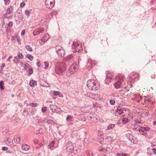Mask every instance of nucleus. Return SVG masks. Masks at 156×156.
Wrapping results in <instances>:
<instances>
[{
	"label": "nucleus",
	"mask_w": 156,
	"mask_h": 156,
	"mask_svg": "<svg viewBox=\"0 0 156 156\" xmlns=\"http://www.w3.org/2000/svg\"><path fill=\"white\" fill-rule=\"evenodd\" d=\"M87 86L89 89L93 90H97L99 88V84L94 80H89L87 82Z\"/></svg>",
	"instance_id": "1"
},
{
	"label": "nucleus",
	"mask_w": 156,
	"mask_h": 156,
	"mask_svg": "<svg viewBox=\"0 0 156 156\" xmlns=\"http://www.w3.org/2000/svg\"><path fill=\"white\" fill-rule=\"evenodd\" d=\"M66 66L62 63L57 66L55 68V72L57 74L60 75L65 70Z\"/></svg>",
	"instance_id": "2"
},
{
	"label": "nucleus",
	"mask_w": 156,
	"mask_h": 156,
	"mask_svg": "<svg viewBox=\"0 0 156 156\" xmlns=\"http://www.w3.org/2000/svg\"><path fill=\"white\" fill-rule=\"evenodd\" d=\"M78 69V66L75 63L73 64L70 67L69 69L68 70V73H69L70 74L68 75L74 74L76 72Z\"/></svg>",
	"instance_id": "3"
},
{
	"label": "nucleus",
	"mask_w": 156,
	"mask_h": 156,
	"mask_svg": "<svg viewBox=\"0 0 156 156\" xmlns=\"http://www.w3.org/2000/svg\"><path fill=\"white\" fill-rule=\"evenodd\" d=\"M72 47L73 48H74L76 52H80L82 49L81 44H79L77 41H76L73 42Z\"/></svg>",
	"instance_id": "4"
},
{
	"label": "nucleus",
	"mask_w": 156,
	"mask_h": 156,
	"mask_svg": "<svg viewBox=\"0 0 156 156\" xmlns=\"http://www.w3.org/2000/svg\"><path fill=\"white\" fill-rule=\"evenodd\" d=\"M55 3L54 0H45V5L48 9H51L53 7Z\"/></svg>",
	"instance_id": "5"
},
{
	"label": "nucleus",
	"mask_w": 156,
	"mask_h": 156,
	"mask_svg": "<svg viewBox=\"0 0 156 156\" xmlns=\"http://www.w3.org/2000/svg\"><path fill=\"white\" fill-rule=\"evenodd\" d=\"M91 98L98 101L101 100L103 99L102 97L99 94H92L90 95Z\"/></svg>",
	"instance_id": "6"
},
{
	"label": "nucleus",
	"mask_w": 156,
	"mask_h": 156,
	"mask_svg": "<svg viewBox=\"0 0 156 156\" xmlns=\"http://www.w3.org/2000/svg\"><path fill=\"white\" fill-rule=\"evenodd\" d=\"M115 80L120 83H122L125 80V76L123 75H118L115 77Z\"/></svg>",
	"instance_id": "7"
},
{
	"label": "nucleus",
	"mask_w": 156,
	"mask_h": 156,
	"mask_svg": "<svg viewBox=\"0 0 156 156\" xmlns=\"http://www.w3.org/2000/svg\"><path fill=\"white\" fill-rule=\"evenodd\" d=\"M67 148L66 150L69 153H72L73 151V146L72 144L69 143L67 144Z\"/></svg>",
	"instance_id": "8"
},
{
	"label": "nucleus",
	"mask_w": 156,
	"mask_h": 156,
	"mask_svg": "<svg viewBox=\"0 0 156 156\" xmlns=\"http://www.w3.org/2000/svg\"><path fill=\"white\" fill-rule=\"evenodd\" d=\"M50 108L52 112L56 113L59 112L61 110L60 108H58L56 106L53 105H51Z\"/></svg>",
	"instance_id": "9"
},
{
	"label": "nucleus",
	"mask_w": 156,
	"mask_h": 156,
	"mask_svg": "<svg viewBox=\"0 0 156 156\" xmlns=\"http://www.w3.org/2000/svg\"><path fill=\"white\" fill-rule=\"evenodd\" d=\"M57 48L58 49L57 51L58 55L61 56H63L65 55V52L64 50L59 46H57Z\"/></svg>",
	"instance_id": "10"
},
{
	"label": "nucleus",
	"mask_w": 156,
	"mask_h": 156,
	"mask_svg": "<svg viewBox=\"0 0 156 156\" xmlns=\"http://www.w3.org/2000/svg\"><path fill=\"white\" fill-rule=\"evenodd\" d=\"M48 38V35L45 34L44 36L42 37L41 40H39L40 43L41 45L43 44L46 41H47Z\"/></svg>",
	"instance_id": "11"
},
{
	"label": "nucleus",
	"mask_w": 156,
	"mask_h": 156,
	"mask_svg": "<svg viewBox=\"0 0 156 156\" xmlns=\"http://www.w3.org/2000/svg\"><path fill=\"white\" fill-rule=\"evenodd\" d=\"M114 77V75L113 74L110 73H108L107 74L106 79L105 80H107V82H110L111 80H112Z\"/></svg>",
	"instance_id": "12"
},
{
	"label": "nucleus",
	"mask_w": 156,
	"mask_h": 156,
	"mask_svg": "<svg viewBox=\"0 0 156 156\" xmlns=\"http://www.w3.org/2000/svg\"><path fill=\"white\" fill-rule=\"evenodd\" d=\"M22 148L23 150V153H26V151L30 149V147L27 144H23L22 146Z\"/></svg>",
	"instance_id": "13"
},
{
	"label": "nucleus",
	"mask_w": 156,
	"mask_h": 156,
	"mask_svg": "<svg viewBox=\"0 0 156 156\" xmlns=\"http://www.w3.org/2000/svg\"><path fill=\"white\" fill-rule=\"evenodd\" d=\"M132 80L134 81H136L139 79V75L137 73H135L132 75L130 77Z\"/></svg>",
	"instance_id": "14"
},
{
	"label": "nucleus",
	"mask_w": 156,
	"mask_h": 156,
	"mask_svg": "<svg viewBox=\"0 0 156 156\" xmlns=\"http://www.w3.org/2000/svg\"><path fill=\"white\" fill-rule=\"evenodd\" d=\"M14 141L16 143H19L20 141V137L18 136H16L14 137Z\"/></svg>",
	"instance_id": "15"
},
{
	"label": "nucleus",
	"mask_w": 156,
	"mask_h": 156,
	"mask_svg": "<svg viewBox=\"0 0 156 156\" xmlns=\"http://www.w3.org/2000/svg\"><path fill=\"white\" fill-rule=\"evenodd\" d=\"M122 83L117 81L114 84V85L116 88H119L121 87Z\"/></svg>",
	"instance_id": "16"
},
{
	"label": "nucleus",
	"mask_w": 156,
	"mask_h": 156,
	"mask_svg": "<svg viewBox=\"0 0 156 156\" xmlns=\"http://www.w3.org/2000/svg\"><path fill=\"white\" fill-rule=\"evenodd\" d=\"M13 7L12 6H9L7 9L6 12L10 14L12 12Z\"/></svg>",
	"instance_id": "17"
},
{
	"label": "nucleus",
	"mask_w": 156,
	"mask_h": 156,
	"mask_svg": "<svg viewBox=\"0 0 156 156\" xmlns=\"http://www.w3.org/2000/svg\"><path fill=\"white\" fill-rule=\"evenodd\" d=\"M29 84L31 87L35 86L37 85V82L34 80H32L30 82Z\"/></svg>",
	"instance_id": "18"
},
{
	"label": "nucleus",
	"mask_w": 156,
	"mask_h": 156,
	"mask_svg": "<svg viewBox=\"0 0 156 156\" xmlns=\"http://www.w3.org/2000/svg\"><path fill=\"white\" fill-rule=\"evenodd\" d=\"M139 132L142 133L143 135L146 134V130L144 127H142L139 129Z\"/></svg>",
	"instance_id": "19"
},
{
	"label": "nucleus",
	"mask_w": 156,
	"mask_h": 156,
	"mask_svg": "<svg viewBox=\"0 0 156 156\" xmlns=\"http://www.w3.org/2000/svg\"><path fill=\"white\" fill-rule=\"evenodd\" d=\"M10 14L6 12V13L4 15V17L5 18L10 19L12 18V16H10Z\"/></svg>",
	"instance_id": "20"
},
{
	"label": "nucleus",
	"mask_w": 156,
	"mask_h": 156,
	"mask_svg": "<svg viewBox=\"0 0 156 156\" xmlns=\"http://www.w3.org/2000/svg\"><path fill=\"white\" fill-rule=\"evenodd\" d=\"M115 124H111L107 126V129L110 130V129H112L115 127Z\"/></svg>",
	"instance_id": "21"
},
{
	"label": "nucleus",
	"mask_w": 156,
	"mask_h": 156,
	"mask_svg": "<svg viewBox=\"0 0 156 156\" xmlns=\"http://www.w3.org/2000/svg\"><path fill=\"white\" fill-rule=\"evenodd\" d=\"M32 11V10L31 9L27 10L25 11V14L26 15L29 16L30 15Z\"/></svg>",
	"instance_id": "22"
},
{
	"label": "nucleus",
	"mask_w": 156,
	"mask_h": 156,
	"mask_svg": "<svg viewBox=\"0 0 156 156\" xmlns=\"http://www.w3.org/2000/svg\"><path fill=\"white\" fill-rule=\"evenodd\" d=\"M122 122L123 124H125L128 122V119L126 118H123L122 120Z\"/></svg>",
	"instance_id": "23"
},
{
	"label": "nucleus",
	"mask_w": 156,
	"mask_h": 156,
	"mask_svg": "<svg viewBox=\"0 0 156 156\" xmlns=\"http://www.w3.org/2000/svg\"><path fill=\"white\" fill-rule=\"evenodd\" d=\"M17 56L20 59H22L24 57L23 55L20 52L18 53Z\"/></svg>",
	"instance_id": "24"
},
{
	"label": "nucleus",
	"mask_w": 156,
	"mask_h": 156,
	"mask_svg": "<svg viewBox=\"0 0 156 156\" xmlns=\"http://www.w3.org/2000/svg\"><path fill=\"white\" fill-rule=\"evenodd\" d=\"M26 57L30 61H32L33 58V57L32 55L30 54L27 55Z\"/></svg>",
	"instance_id": "25"
},
{
	"label": "nucleus",
	"mask_w": 156,
	"mask_h": 156,
	"mask_svg": "<svg viewBox=\"0 0 156 156\" xmlns=\"http://www.w3.org/2000/svg\"><path fill=\"white\" fill-rule=\"evenodd\" d=\"M44 63L45 65L44 69H47L49 67V63L48 62H45Z\"/></svg>",
	"instance_id": "26"
},
{
	"label": "nucleus",
	"mask_w": 156,
	"mask_h": 156,
	"mask_svg": "<svg viewBox=\"0 0 156 156\" xmlns=\"http://www.w3.org/2000/svg\"><path fill=\"white\" fill-rule=\"evenodd\" d=\"M0 87L1 90H3L4 89V83L3 81L0 82Z\"/></svg>",
	"instance_id": "27"
},
{
	"label": "nucleus",
	"mask_w": 156,
	"mask_h": 156,
	"mask_svg": "<svg viewBox=\"0 0 156 156\" xmlns=\"http://www.w3.org/2000/svg\"><path fill=\"white\" fill-rule=\"evenodd\" d=\"M26 49L28 51H32V48L29 45H27L26 46Z\"/></svg>",
	"instance_id": "28"
},
{
	"label": "nucleus",
	"mask_w": 156,
	"mask_h": 156,
	"mask_svg": "<svg viewBox=\"0 0 156 156\" xmlns=\"http://www.w3.org/2000/svg\"><path fill=\"white\" fill-rule=\"evenodd\" d=\"M73 117L71 115H68L66 118V120L67 121L71 120L72 119Z\"/></svg>",
	"instance_id": "29"
},
{
	"label": "nucleus",
	"mask_w": 156,
	"mask_h": 156,
	"mask_svg": "<svg viewBox=\"0 0 156 156\" xmlns=\"http://www.w3.org/2000/svg\"><path fill=\"white\" fill-rule=\"evenodd\" d=\"M117 112V113L119 115H121L124 113V111L123 110H118V109Z\"/></svg>",
	"instance_id": "30"
},
{
	"label": "nucleus",
	"mask_w": 156,
	"mask_h": 156,
	"mask_svg": "<svg viewBox=\"0 0 156 156\" xmlns=\"http://www.w3.org/2000/svg\"><path fill=\"white\" fill-rule=\"evenodd\" d=\"M5 5H8L10 2V0H4Z\"/></svg>",
	"instance_id": "31"
},
{
	"label": "nucleus",
	"mask_w": 156,
	"mask_h": 156,
	"mask_svg": "<svg viewBox=\"0 0 156 156\" xmlns=\"http://www.w3.org/2000/svg\"><path fill=\"white\" fill-rule=\"evenodd\" d=\"M29 72V74L30 75L32 74L33 73V69L31 68H29L28 69Z\"/></svg>",
	"instance_id": "32"
},
{
	"label": "nucleus",
	"mask_w": 156,
	"mask_h": 156,
	"mask_svg": "<svg viewBox=\"0 0 156 156\" xmlns=\"http://www.w3.org/2000/svg\"><path fill=\"white\" fill-rule=\"evenodd\" d=\"M55 143V142L54 141H52L49 145L50 148H51V147H53Z\"/></svg>",
	"instance_id": "33"
},
{
	"label": "nucleus",
	"mask_w": 156,
	"mask_h": 156,
	"mask_svg": "<svg viewBox=\"0 0 156 156\" xmlns=\"http://www.w3.org/2000/svg\"><path fill=\"white\" fill-rule=\"evenodd\" d=\"M30 105L32 107H36L37 105V103H31L30 104Z\"/></svg>",
	"instance_id": "34"
},
{
	"label": "nucleus",
	"mask_w": 156,
	"mask_h": 156,
	"mask_svg": "<svg viewBox=\"0 0 156 156\" xmlns=\"http://www.w3.org/2000/svg\"><path fill=\"white\" fill-rule=\"evenodd\" d=\"M60 93L59 91H54L53 92V94L55 95H59Z\"/></svg>",
	"instance_id": "35"
},
{
	"label": "nucleus",
	"mask_w": 156,
	"mask_h": 156,
	"mask_svg": "<svg viewBox=\"0 0 156 156\" xmlns=\"http://www.w3.org/2000/svg\"><path fill=\"white\" fill-rule=\"evenodd\" d=\"M47 110V108L46 107H44L42 108V111L43 112H45Z\"/></svg>",
	"instance_id": "36"
},
{
	"label": "nucleus",
	"mask_w": 156,
	"mask_h": 156,
	"mask_svg": "<svg viewBox=\"0 0 156 156\" xmlns=\"http://www.w3.org/2000/svg\"><path fill=\"white\" fill-rule=\"evenodd\" d=\"M110 103L112 105H114L115 103V101L114 100H111L110 101Z\"/></svg>",
	"instance_id": "37"
},
{
	"label": "nucleus",
	"mask_w": 156,
	"mask_h": 156,
	"mask_svg": "<svg viewBox=\"0 0 156 156\" xmlns=\"http://www.w3.org/2000/svg\"><path fill=\"white\" fill-rule=\"evenodd\" d=\"M127 154H117V156H127Z\"/></svg>",
	"instance_id": "38"
},
{
	"label": "nucleus",
	"mask_w": 156,
	"mask_h": 156,
	"mask_svg": "<svg viewBox=\"0 0 156 156\" xmlns=\"http://www.w3.org/2000/svg\"><path fill=\"white\" fill-rule=\"evenodd\" d=\"M16 38L17 39V40L18 41V43L19 44H20V39L19 38V37H18L17 36H16Z\"/></svg>",
	"instance_id": "39"
},
{
	"label": "nucleus",
	"mask_w": 156,
	"mask_h": 156,
	"mask_svg": "<svg viewBox=\"0 0 156 156\" xmlns=\"http://www.w3.org/2000/svg\"><path fill=\"white\" fill-rule=\"evenodd\" d=\"M12 25H13V23L12 21L9 22L8 24V26H9L10 27L12 26Z\"/></svg>",
	"instance_id": "40"
},
{
	"label": "nucleus",
	"mask_w": 156,
	"mask_h": 156,
	"mask_svg": "<svg viewBox=\"0 0 156 156\" xmlns=\"http://www.w3.org/2000/svg\"><path fill=\"white\" fill-rule=\"evenodd\" d=\"M25 3L24 2H22L20 4V6L21 7H23L25 5Z\"/></svg>",
	"instance_id": "41"
},
{
	"label": "nucleus",
	"mask_w": 156,
	"mask_h": 156,
	"mask_svg": "<svg viewBox=\"0 0 156 156\" xmlns=\"http://www.w3.org/2000/svg\"><path fill=\"white\" fill-rule=\"evenodd\" d=\"M93 106L94 107H98V103L96 102L94 103L93 104Z\"/></svg>",
	"instance_id": "42"
},
{
	"label": "nucleus",
	"mask_w": 156,
	"mask_h": 156,
	"mask_svg": "<svg viewBox=\"0 0 156 156\" xmlns=\"http://www.w3.org/2000/svg\"><path fill=\"white\" fill-rule=\"evenodd\" d=\"M2 149L3 151H6L8 149V148L6 147H2Z\"/></svg>",
	"instance_id": "43"
},
{
	"label": "nucleus",
	"mask_w": 156,
	"mask_h": 156,
	"mask_svg": "<svg viewBox=\"0 0 156 156\" xmlns=\"http://www.w3.org/2000/svg\"><path fill=\"white\" fill-rule=\"evenodd\" d=\"M144 129H145V130H146V132L147 131H149L150 129V128L149 127H144Z\"/></svg>",
	"instance_id": "44"
},
{
	"label": "nucleus",
	"mask_w": 156,
	"mask_h": 156,
	"mask_svg": "<svg viewBox=\"0 0 156 156\" xmlns=\"http://www.w3.org/2000/svg\"><path fill=\"white\" fill-rule=\"evenodd\" d=\"M25 33V30H23L21 33V35L22 36H23L24 34Z\"/></svg>",
	"instance_id": "45"
},
{
	"label": "nucleus",
	"mask_w": 156,
	"mask_h": 156,
	"mask_svg": "<svg viewBox=\"0 0 156 156\" xmlns=\"http://www.w3.org/2000/svg\"><path fill=\"white\" fill-rule=\"evenodd\" d=\"M5 66V63H3L1 66V69H2Z\"/></svg>",
	"instance_id": "46"
},
{
	"label": "nucleus",
	"mask_w": 156,
	"mask_h": 156,
	"mask_svg": "<svg viewBox=\"0 0 156 156\" xmlns=\"http://www.w3.org/2000/svg\"><path fill=\"white\" fill-rule=\"evenodd\" d=\"M37 30L39 31H40L39 32H41L42 33L43 31H44V30L43 28H41L40 29Z\"/></svg>",
	"instance_id": "47"
},
{
	"label": "nucleus",
	"mask_w": 156,
	"mask_h": 156,
	"mask_svg": "<svg viewBox=\"0 0 156 156\" xmlns=\"http://www.w3.org/2000/svg\"><path fill=\"white\" fill-rule=\"evenodd\" d=\"M153 151L154 152V154H156V149L154 148L152 149Z\"/></svg>",
	"instance_id": "48"
},
{
	"label": "nucleus",
	"mask_w": 156,
	"mask_h": 156,
	"mask_svg": "<svg viewBox=\"0 0 156 156\" xmlns=\"http://www.w3.org/2000/svg\"><path fill=\"white\" fill-rule=\"evenodd\" d=\"M12 58V56H10V57H9V58L7 59V60L9 61H10V59L11 58Z\"/></svg>",
	"instance_id": "49"
},
{
	"label": "nucleus",
	"mask_w": 156,
	"mask_h": 156,
	"mask_svg": "<svg viewBox=\"0 0 156 156\" xmlns=\"http://www.w3.org/2000/svg\"><path fill=\"white\" fill-rule=\"evenodd\" d=\"M15 37L12 36L11 38V40L12 41H14L15 39Z\"/></svg>",
	"instance_id": "50"
},
{
	"label": "nucleus",
	"mask_w": 156,
	"mask_h": 156,
	"mask_svg": "<svg viewBox=\"0 0 156 156\" xmlns=\"http://www.w3.org/2000/svg\"><path fill=\"white\" fill-rule=\"evenodd\" d=\"M23 66L24 67V69H26V68L27 67V66L26 64H24Z\"/></svg>",
	"instance_id": "51"
},
{
	"label": "nucleus",
	"mask_w": 156,
	"mask_h": 156,
	"mask_svg": "<svg viewBox=\"0 0 156 156\" xmlns=\"http://www.w3.org/2000/svg\"><path fill=\"white\" fill-rule=\"evenodd\" d=\"M37 66H38V67H40V62H37Z\"/></svg>",
	"instance_id": "52"
},
{
	"label": "nucleus",
	"mask_w": 156,
	"mask_h": 156,
	"mask_svg": "<svg viewBox=\"0 0 156 156\" xmlns=\"http://www.w3.org/2000/svg\"><path fill=\"white\" fill-rule=\"evenodd\" d=\"M20 64L21 66H23V65L24 64H23V62H20Z\"/></svg>",
	"instance_id": "53"
},
{
	"label": "nucleus",
	"mask_w": 156,
	"mask_h": 156,
	"mask_svg": "<svg viewBox=\"0 0 156 156\" xmlns=\"http://www.w3.org/2000/svg\"><path fill=\"white\" fill-rule=\"evenodd\" d=\"M47 123H51V121H50V120H49H49H47Z\"/></svg>",
	"instance_id": "54"
},
{
	"label": "nucleus",
	"mask_w": 156,
	"mask_h": 156,
	"mask_svg": "<svg viewBox=\"0 0 156 156\" xmlns=\"http://www.w3.org/2000/svg\"><path fill=\"white\" fill-rule=\"evenodd\" d=\"M153 124L154 125H156V121H154L153 122Z\"/></svg>",
	"instance_id": "55"
},
{
	"label": "nucleus",
	"mask_w": 156,
	"mask_h": 156,
	"mask_svg": "<svg viewBox=\"0 0 156 156\" xmlns=\"http://www.w3.org/2000/svg\"><path fill=\"white\" fill-rule=\"evenodd\" d=\"M50 87V85L49 84H48V86H47V87Z\"/></svg>",
	"instance_id": "56"
},
{
	"label": "nucleus",
	"mask_w": 156,
	"mask_h": 156,
	"mask_svg": "<svg viewBox=\"0 0 156 156\" xmlns=\"http://www.w3.org/2000/svg\"><path fill=\"white\" fill-rule=\"evenodd\" d=\"M13 61L14 62V63H16V62H15V60H13Z\"/></svg>",
	"instance_id": "57"
},
{
	"label": "nucleus",
	"mask_w": 156,
	"mask_h": 156,
	"mask_svg": "<svg viewBox=\"0 0 156 156\" xmlns=\"http://www.w3.org/2000/svg\"><path fill=\"white\" fill-rule=\"evenodd\" d=\"M107 138L108 139L109 138H110V137H109V136H108V137H107Z\"/></svg>",
	"instance_id": "58"
},
{
	"label": "nucleus",
	"mask_w": 156,
	"mask_h": 156,
	"mask_svg": "<svg viewBox=\"0 0 156 156\" xmlns=\"http://www.w3.org/2000/svg\"><path fill=\"white\" fill-rule=\"evenodd\" d=\"M9 139H8L7 140V141H9Z\"/></svg>",
	"instance_id": "59"
},
{
	"label": "nucleus",
	"mask_w": 156,
	"mask_h": 156,
	"mask_svg": "<svg viewBox=\"0 0 156 156\" xmlns=\"http://www.w3.org/2000/svg\"><path fill=\"white\" fill-rule=\"evenodd\" d=\"M33 34H34V35H35V34H34V32L33 33Z\"/></svg>",
	"instance_id": "60"
}]
</instances>
